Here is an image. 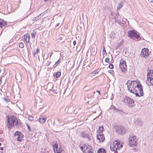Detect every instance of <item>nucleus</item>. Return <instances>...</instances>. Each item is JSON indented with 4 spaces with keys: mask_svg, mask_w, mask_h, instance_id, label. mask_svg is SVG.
<instances>
[{
    "mask_svg": "<svg viewBox=\"0 0 153 153\" xmlns=\"http://www.w3.org/2000/svg\"><path fill=\"white\" fill-rule=\"evenodd\" d=\"M117 147H116V146L115 145H114V144L113 145V146H111V145L110 146V149L112 151H115V150H117Z\"/></svg>",
    "mask_w": 153,
    "mask_h": 153,
    "instance_id": "nucleus-25",
    "label": "nucleus"
},
{
    "mask_svg": "<svg viewBox=\"0 0 153 153\" xmlns=\"http://www.w3.org/2000/svg\"><path fill=\"white\" fill-rule=\"evenodd\" d=\"M146 84L148 86H151L153 85V77L151 76L147 77Z\"/></svg>",
    "mask_w": 153,
    "mask_h": 153,
    "instance_id": "nucleus-10",
    "label": "nucleus"
},
{
    "mask_svg": "<svg viewBox=\"0 0 153 153\" xmlns=\"http://www.w3.org/2000/svg\"><path fill=\"white\" fill-rule=\"evenodd\" d=\"M15 123L16 125V126L18 125L19 124V122H18V120L17 119V120H16V122H15Z\"/></svg>",
    "mask_w": 153,
    "mask_h": 153,
    "instance_id": "nucleus-43",
    "label": "nucleus"
},
{
    "mask_svg": "<svg viewBox=\"0 0 153 153\" xmlns=\"http://www.w3.org/2000/svg\"><path fill=\"white\" fill-rule=\"evenodd\" d=\"M2 77H1L0 78V85L1 84L2 82Z\"/></svg>",
    "mask_w": 153,
    "mask_h": 153,
    "instance_id": "nucleus-46",
    "label": "nucleus"
},
{
    "mask_svg": "<svg viewBox=\"0 0 153 153\" xmlns=\"http://www.w3.org/2000/svg\"><path fill=\"white\" fill-rule=\"evenodd\" d=\"M114 145H115L116 147L118 148V147H122L123 146V145H120V142H119L118 141L116 140L115 142H114Z\"/></svg>",
    "mask_w": 153,
    "mask_h": 153,
    "instance_id": "nucleus-19",
    "label": "nucleus"
},
{
    "mask_svg": "<svg viewBox=\"0 0 153 153\" xmlns=\"http://www.w3.org/2000/svg\"><path fill=\"white\" fill-rule=\"evenodd\" d=\"M97 92H98V93H99V94H100V91H97Z\"/></svg>",
    "mask_w": 153,
    "mask_h": 153,
    "instance_id": "nucleus-54",
    "label": "nucleus"
},
{
    "mask_svg": "<svg viewBox=\"0 0 153 153\" xmlns=\"http://www.w3.org/2000/svg\"><path fill=\"white\" fill-rule=\"evenodd\" d=\"M1 67H0V73H1Z\"/></svg>",
    "mask_w": 153,
    "mask_h": 153,
    "instance_id": "nucleus-57",
    "label": "nucleus"
},
{
    "mask_svg": "<svg viewBox=\"0 0 153 153\" xmlns=\"http://www.w3.org/2000/svg\"><path fill=\"white\" fill-rule=\"evenodd\" d=\"M124 18L123 17H121L120 16L119 13H117L116 14V16L114 17L115 22L120 24L121 23H123L122 22L123 21Z\"/></svg>",
    "mask_w": 153,
    "mask_h": 153,
    "instance_id": "nucleus-9",
    "label": "nucleus"
},
{
    "mask_svg": "<svg viewBox=\"0 0 153 153\" xmlns=\"http://www.w3.org/2000/svg\"><path fill=\"white\" fill-rule=\"evenodd\" d=\"M109 67L111 69H113L114 68V65L112 64H111L109 65Z\"/></svg>",
    "mask_w": 153,
    "mask_h": 153,
    "instance_id": "nucleus-40",
    "label": "nucleus"
},
{
    "mask_svg": "<svg viewBox=\"0 0 153 153\" xmlns=\"http://www.w3.org/2000/svg\"><path fill=\"white\" fill-rule=\"evenodd\" d=\"M120 110L119 109H116V110L115 111L117 112H119V111H120Z\"/></svg>",
    "mask_w": 153,
    "mask_h": 153,
    "instance_id": "nucleus-48",
    "label": "nucleus"
},
{
    "mask_svg": "<svg viewBox=\"0 0 153 153\" xmlns=\"http://www.w3.org/2000/svg\"><path fill=\"white\" fill-rule=\"evenodd\" d=\"M119 67L121 69V71L124 73H126L127 71L126 62L125 60L122 59L120 61Z\"/></svg>",
    "mask_w": 153,
    "mask_h": 153,
    "instance_id": "nucleus-6",
    "label": "nucleus"
},
{
    "mask_svg": "<svg viewBox=\"0 0 153 153\" xmlns=\"http://www.w3.org/2000/svg\"><path fill=\"white\" fill-rule=\"evenodd\" d=\"M36 34V32L35 31H33L32 33H31V35L32 37L33 38H34Z\"/></svg>",
    "mask_w": 153,
    "mask_h": 153,
    "instance_id": "nucleus-28",
    "label": "nucleus"
},
{
    "mask_svg": "<svg viewBox=\"0 0 153 153\" xmlns=\"http://www.w3.org/2000/svg\"><path fill=\"white\" fill-rule=\"evenodd\" d=\"M97 137L100 142H103L105 139L104 135L102 134H99L97 135Z\"/></svg>",
    "mask_w": 153,
    "mask_h": 153,
    "instance_id": "nucleus-11",
    "label": "nucleus"
},
{
    "mask_svg": "<svg viewBox=\"0 0 153 153\" xmlns=\"http://www.w3.org/2000/svg\"><path fill=\"white\" fill-rule=\"evenodd\" d=\"M19 46L20 47V48H24V45L23 43L21 42L19 44Z\"/></svg>",
    "mask_w": 153,
    "mask_h": 153,
    "instance_id": "nucleus-31",
    "label": "nucleus"
},
{
    "mask_svg": "<svg viewBox=\"0 0 153 153\" xmlns=\"http://www.w3.org/2000/svg\"><path fill=\"white\" fill-rule=\"evenodd\" d=\"M6 22L4 21V20L0 19V27H2L4 26L7 27L8 26Z\"/></svg>",
    "mask_w": 153,
    "mask_h": 153,
    "instance_id": "nucleus-15",
    "label": "nucleus"
},
{
    "mask_svg": "<svg viewBox=\"0 0 153 153\" xmlns=\"http://www.w3.org/2000/svg\"><path fill=\"white\" fill-rule=\"evenodd\" d=\"M128 103L127 104V105L129 107H133L134 106V101L131 98H129L128 101Z\"/></svg>",
    "mask_w": 153,
    "mask_h": 153,
    "instance_id": "nucleus-14",
    "label": "nucleus"
},
{
    "mask_svg": "<svg viewBox=\"0 0 153 153\" xmlns=\"http://www.w3.org/2000/svg\"><path fill=\"white\" fill-rule=\"evenodd\" d=\"M1 144L0 143V146H1Z\"/></svg>",
    "mask_w": 153,
    "mask_h": 153,
    "instance_id": "nucleus-58",
    "label": "nucleus"
},
{
    "mask_svg": "<svg viewBox=\"0 0 153 153\" xmlns=\"http://www.w3.org/2000/svg\"><path fill=\"white\" fill-rule=\"evenodd\" d=\"M4 100L7 102H8L9 101V100L7 99L5 97L4 98Z\"/></svg>",
    "mask_w": 153,
    "mask_h": 153,
    "instance_id": "nucleus-42",
    "label": "nucleus"
},
{
    "mask_svg": "<svg viewBox=\"0 0 153 153\" xmlns=\"http://www.w3.org/2000/svg\"><path fill=\"white\" fill-rule=\"evenodd\" d=\"M14 136L16 137L18 141L21 142L23 140L24 136L20 132L16 131L14 133Z\"/></svg>",
    "mask_w": 153,
    "mask_h": 153,
    "instance_id": "nucleus-8",
    "label": "nucleus"
},
{
    "mask_svg": "<svg viewBox=\"0 0 153 153\" xmlns=\"http://www.w3.org/2000/svg\"><path fill=\"white\" fill-rule=\"evenodd\" d=\"M97 153H106L105 149L102 148L99 149L97 151Z\"/></svg>",
    "mask_w": 153,
    "mask_h": 153,
    "instance_id": "nucleus-24",
    "label": "nucleus"
},
{
    "mask_svg": "<svg viewBox=\"0 0 153 153\" xmlns=\"http://www.w3.org/2000/svg\"><path fill=\"white\" fill-rule=\"evenodd\" d=\"M105 61L107 62V63H109V59L108 58H106L105 59Z\"/></svg>",
    "mask_w": 153,
    "mask_h": 153,
    "instance_id": "nucleus-38",
    "label": "nucleus"
},
{
    "mask_svg": "<svg viewBox=\"0 0 153 153\" xmlns=\"http://www.w3.org/2000/svg\"><path fill=\"white\" fill-rule=\"evenodd\" d=\"M104 128L103 126L100 127L98 130H97L98 133L99 134H102V131L103 130Z\"/></svg>",
    "mask_w": 153,
    "mask_h": 153,
    "instance_id": "nucleus-23",
    "label": "nucleus"
},
{
    "mask_svg": "<svg viewBox=\"0 0 153 153\" xmlns=\"http://www.w3.org/2000/svg\"><path fill=\"white\" fill-rule=\"evenodd\" d=\"M137 85L135 86L134 88L136 90V93H137V94H134L137 97H140L143 96L144 95V92L143 90V87L140 81L137 80Z\"/></svg>",
    "mask_w": 153,
    "mask_h": 153,
    "instance_id": "nucleus-2",
    "label": "nucleus"
},
{
    "mask_svg": "<svg viewBox=\"0 0 153 153\" xmlns=\"http://www.w3.org/2000/svg\"><path fill=\"white\" fill-rule=\"evenodd\" d=\"M53 52H51V55H50V57H51V55H52V54H53Z\"/></svg>",
    "mask_w": 153,
    "mask_h": 153,
    "instance_id": "nucleus-56",
    "label": "nucleus"
},
{
    "mask_svg": "<svg viewBox=\"0 0 153 153\" xmlns=\"http://www.w3.org/2000/svg\"><path fill=\"white\" fill-rule=\"evenodd\" d=\"M62 39H63V38L62 37V36L59 37L57 38V41H58V42L59 41H62Z\"/></svg>",
    "mask_w": 153,
    "mask_h": 153,
    "instance_id": "nucleus-34",
    "label": "nucleus"
},
{
    "mask_svg": "<svg viewBox=\"0 0 153 153\" xmlns=\"http://www.w3.org/2000/svg\"><path fill=\"white\" fill-rule=\"evenodd\" d=\"M117 109V108L116 107H114L113 109L115 111L116 110V109Z\"/></svg>",
    "mask_w": 153,
    "mask_h": 153,
    "instance_id": "nucleus-51",
    "label": "nucleus"
},
{
    "mask_svg": "<svg viewBox=\"0 0 153 153\" xmlns=\"http://www.w3.org/2000/svg\"><path fill=\"white\" fill-rule=\"evenodd\" d=\"M81 136L83 138L87 137L89 140H90V139L88 136V134H86L85 132L83 131L81 132L80 134Z\"/></svg>",
    "mask_w": 153,
    "mask_h": 153,
    "instance_id": "nucleus-17",
    "label": "nucleus"
},
{
    "mask_svg": "<svg viewBox=\"0 0 153 153\" xmlns=\"http://www.w3.org/2000/svg\"><path fill=\"white\" fill-rule=\"evenodd\" d=\"M151 51L149 52V50L147 48H143L141 51L140 55L141 57H144L146 59L148 58Z\"/></svg>",
    "mask_w": 153,
    "mask_h": 153,
    "instance_id": "nucleus-5",
    "label": "nucleus"
},
{
    "mask_svg": "<svg viewBox=\"0 0 153 153\" xmlns=\"http://www.w3.org/2000/svg\"><path fill=\"white\" fill-rule=\"evenodd\" d=\"M27 128L29 130V131H31V130L30 129V127L29 125L28 124H27Z\"/></svg>",
    "mask_w": 153,
    "mask_h": 153,
    "instance_id": "nucleus-39",
    "label": "nucleus"
},
{
    "mask_svg": "<svg viewBox=\"0 0 153 153\" xmlns=\"http://www.w3.org/2000/svg\"><path fill=\"white\" fill-rule=\"evenodd\" d=\"M123 6V5L121 4H118V6L117 7V9H120V8H121Z\"/></svg>",
    "mask_w": 153,
    "mask_h": 153,
    "instance_id": "nucleus-36",
    "label": "nucleus"
},
{
    "mask_svg": "<svg viewBox=\"0 0 153 153\" xmlns=\"http://www.w3.org/2000/svg\"><path fill=\"white\" fill-rule=\"evenodd\" d=\"M53 75L55 76L56 77L58 78L59 77L61 76V72L59 71H58L57 72L56 74H53Z\"/></svg>",
    "mask_w": 153,
    "mask_h": 153,
    "instance_id": "nucleus-26",
    "label": "nucleus"
},
{
    "mask_svg": "<svg viewBox=\"0 0 153 153\" xmlns=\"http://www.w3.org/2000/svg\"><path fill=\"white\" fill-rule=\"evenodd\" d=\"M29 38H28V40H27V38H26V39L25 40H26V41L28 43V42H29Z\"/></svg>",
    "mask_w": 153,
    "mask_h": 153,
    "instance_id": "nucleus-45",
    "label": "nucleus"
},
{
    "mask_svg": "<svg viewBox=\"0 0 153 153\" xmlns=\"http://www.w3.org/2000/svg\"><path fill=\"white\" fill-rule=\"evenodd\" d=\"M53 150L55 153H58L60 152V149L58 150V145L56 144H54V146H53Z\"/></svg>",
    "mask_w": 153,
    "mask_h": 153,
    "instance_id": "nucleus-16",
    "label": "nucleus"
},
{
    "mask_svg": "<svg viewBox=\"0 0 153 153\" xmlns=\"http://www.w3.org/2000/svg\"><path fill=\"white\" fill-rule=\"evenodd\" d=\"M60 59H59L55 63L53 66L54 67H56L57 65L60 63Z\"/></svg>",
    "mask_w": 153,
    "mask_h": 153,
    "instance_id": "nucleus-29",
    "label": "nucleus"
},
{
    "mask_svg": "<svg viewBox=\"0 0 153 153\" xmlns=\"http://www.w3.org/2000/svg\"><path fill=\"white\" fill-rule=\"evenodd\" d=\"M135 39H137L138 40H140L141 39V37L139 35V34H138L137 33H136L135 36L134 37Z\"/></svg>",
    "mask_w": 153,
    "mask_h": 153,
    "instance_id": "nucleus-27",
    "label": "nucleus"
},
{
    "mask_svg": "<svg viewBox=\"0 0 153 153\" xmlns=\"http://www.w3.org/2000/svg\"><path fill=\"white\" fill-rule=\"evenodd\" d=\"M80 148L81 150L82 151L84 152L85 151V149L84 148V147L83 148V146H80Z\"/></svg>",
    "mask_w": 153,
    "mask_h": 153,
    "instance_id": "nucleus-37",
    "label": "nucleus"
},
{
    "mask_svg": "<svg viewBox=\"0 0 153 153\" xmlns=\"http://www.w3.org/2000/svg\"><path fill=\"white\" fill-rule=\"evenodd\" d=\"M46 118L40 117L39 118V122L41 123H44L46 120Z\"/></svg>",
    "mask_w": 153,
    "mask_h": 153,
    "instance_id": "nucleus-20",
    "label": "nucleus"
},
{
    "mask_svg": "<svg viewBox=\"0 0 153 153\" xmlns=\"http://www.w3.org/2000/svg\"><path fill=\"white\" fill-rule=\"evenodd\" d=\"M59 23L56 24V27H57V26H59Z\"/></svg>",
    "mask_w": 153,
    "mask_h": 153,
    "instance_id": "nucleus-53",
    "label": "nucleus"
},
{
    "mask_svg": "<svg viewBox=\"0 0 153 153\" xmlns=\"http://www.w3.org/2000/svg\"><path fill=\"white\" fill-rule=\"evenodd\" d=\"M28 119L30 121H32L33 120V118L32 116H29L28 117Z\"/></svg>",
    "mask_w": 153,
    "mask_h": 153,
    "instance_id": "nucleus-35",
    "label": "nucleus"
},
{
    "mask_svg": "<svg viewBox=\"0 0 153 153\" xmlns=\"http://www.w3.org/2000/svg\"><path fill=\"white\" fill-rule=\"evenodd\" d=\"M0 150L1 151H3L4 150V147H1L0 148Z\"/></svg>",
    "mask_w": 153,
    "mask_h": 153,
    "instance_id": "nucleus-50",
    "label": "nucleus"
},
{
    "mask_svg": "<svg viewBox=\"0 0 153 153\" xmlns=\"http://www.w3.org/2000/svg\"><path fill=\"white\" fill-rule=\"evenodd\" d=\"M102 52H103L104 54H105V53H106L105 50L104 48L102 49Z\"/></svg>",
    "mask_w": 153,
    "mask_h": 153,
    "instance_id": "nucleus-44",
    "label": "nucleus"
},
{
    "mask_svg": "<svg viewBox=\"0 0 153 153\" xmlns=\"http://www.w3.org/2000/svg\"><path fill=\"white\" fill-rule=\"evenodd\" d=\"M73 45H76V41H74L73 42Z\"/></svg>",
    "mask_w": 153,
    "mask_h": 153,
    "instance_id": "nucleus-47",
    "label": "nucleus"
},
{
    "mask_svg": "<svg viewBox=\"0 0 153 153\" xmlns=\"http://www.w3.org/2000/svg\"><path fill=\"white\" fill-rule=\"evenodd\" d=\"M38 52H39V50L38 48L36 49V51L34 53V56H35V55H37V54L38 53Z\"/></svg>",
    "mask_w": 153,
    "mask_h": 153,
    "instance_id": "nucleus-33",
    "label": "nucleus"
},
{
    "mask_svg": "<svg viewBox=\"0 0 153 153\" xmlns=\"http://www.w3.org/2000/svg\"><path fill=\"white\" fill-rule=\"evenodd\" d=\"M129 97H128L127 96H125L124 97L123 100V102L125 103L127 105L128 103V101Z\"/></svg>",
    "mask_w": 153,
    "mask_h": 153,
    "instance_id": "nucleus-21",
    "label": "nucleus"
},
{
    "mask_svg": "<svg viewBox=\"0 0 153 153\" xmlns=\"http://www.w3.org/2000/svg\"><path fill=\"white\" fill-rule=\"evenodd\" d=\"M136 136H133L129 138V145L130 147H133L137 146Z\"/></svg>",
    "mask_w": 153,
    "mask_h": 153,
    "instance_id": "nucleus-7",
    "label": "nucleus"
},
{
    "mask_svg": "<svg viewBox=\"0 0 153 153\" xmlns=\"http://www.w3.org/2000/svg\"><path fill=\"white\" fill-rule=\"evenodd\" d=\"M98 72L97 70H95L92 72L91 73L92 76H94L96 74H98Z\"/></svg>",
    "mask_w": 153,
    "mask_h": 153,
    "instance_id": "nucleus-32",
    "label": "nucleus"
},
{
    "mask_svg": "<svg viewBox=\"0 0 153 153\" xmlns=\"http://www.w3.org/2000/svg\"><path fill=\"white\" fill-rule=\"evenodd\" d=\"M109 72H110L111 74H112L113 72V71L112 70H111L109 71Z\"/></svg>",
    "mask_w": 153,
    "mask_h": 153,
    "instance_id": "nucleus-49",
    "label": "nucleus"
},
{
    "mask_svg": "<svg viewBox=\"0 0 153 153\" xmlns=\"http://www.w3.org/2000/svg\"><path fill=\"white\" fill-rule=\"evenodd\" d=\"M42 13H41L39 15L37 16L36 17L33 18L32 19V20L33 21H34L35 20H38V19L42 17V16H43L42 15Z\"/></svg>",
    "mask_w": 153,
    "mask_h": 153,
    "instance_id": "nucleus-22",
    "label": "nucleus"
},
{
    "mask_svg": "<svg viewBox=\"0 0 153 153\" xmlns=\"http://www.w3.org/2000/svg\"><path fill=\"white\" fill-rule=\"evenodd\" d=\"M117 109V108L116 107H114L113 109L115 111L116 110V109Z\"/></svg>",
    "mask_w": 153,
    "mask_h": 153,
    "instance_id": "nucleus-52",
    "label": "nucleus"
},
{
    "mask_svg": "<svg viewBox=\"0 0 153 153\" xmlns=\"http://www.w3.org/2000/svg\"><path fill=\"white\" fill-rule=\"evenodd\" d=\"M126 84L127 85V88L128 91L131 93L133 94H137V93H136V90L135 89L134 87L135 86L137 85L136 81H130L128 80Z\"/></svg>",
    "mask_w": 153,
    "mask_h": 153,
    "instance_id": "nucleus-1",
    "label": "nucleus"
},
{
    "mask_svg": "<svg viewBox=\"0 0 153 153\" xmlns=\"http://www.w3.org/2000/svg\"><path fill=\"white\" fill-rule=\"evenodd\" d=\"M84 148H85V151L88 153H93L94 150L91 146H84Z\"/></svg>",
    "mask_w": 153,
    "mask_h": 153,
    "instance_id": "nucleus-12",
    "label": "nucleus"
},
{
    "mask_svg": "<svg viewBox=\"0 0 153 153\" xmlns=\"http://www.w3.org/2000/svg\"><path fill=\"white\" fill-rule=\"evenodd\" d=\"M114 151V153H118V152H117V151Z\"/></svg>",
    "mask_w": 153,
    "mask_h": 153,
    "instance_id": "nucleus-55",
    "label": "nucleus"
},
{
    "mask_svg": "<svg viewBox=\"0 0 153 153\" xmlns=\"http://www.w3.org/2000/svg\"><path fill=\"white\" fill-rule=\"evenodd\" d=\"M17 118L15 116L12 115L10 117H8L7 119V126L10 129L14 126Z\"/></svg>",
    "mask_w": 153,
    "mask_h": 153,
    "instance_id": "nucleus-4",
    "label": "nucleus"
},
{
    "mask_svg": "<svg viewBox=\"0 0 153 153\" xmlns=\"http://www.w3.org/2000/svg\"><path fill=\"white\" fill-rule=\"evenodd\" d=\"M149 68H148L147 70V76H151L153 77V71L152 70H149Z\"/></svg>",
    "mask_w": 153,
    "mask_h": 153,
    "instance_id": "nucleus-18",
    "label": "nucleus"
},
{
    "mask_svg": "<svg viewBox=\"0 0 153 153\" xmlns=\"http://www.w3.org/2000/svg\"><path fill=\"white\" fill-rule=\"evenodd\" d=\"M118 112L119 114H124V113L123 111H122L121 110H120L119 112Z\"/></svg>",
    "mask_w": 153,
    "mask_h": 153,
    "instance_id": "nucleus-41",
    "label": "nucleus"
},
{
    "mask_svg": "<svg viewBox=\"0 0 153 153\" xmlns=\"http://www.w3.org/2000/svg\"><path fill=\"white\" fill-rule=\"evenodd\" d=\"M114 129L115 132L120 135H124L126 132L125 128L120 125H116L114 127Z\"/></svg>",
    "mask_w": 153,
    "mask_h": 153,
    "instance_id": "nucleus-3",
    "label": "nucleus"
},
{
    "mask_svg": "<svg viewBox=\"0 0 153 153\" xmlns=\"http://www.w3.org/2000/svg\"><path fill=\"white\" fill-rule=\"evenodd\" d=\"M50 91H52V93L54 94H56L57 92L56 90L53 88H52L51 89H50Z\"/></svg>",
    "mask_w": 153,
    "mask_h": 153,
    "instance_id": "nucleus-30",
    "label": "nucleus"
},
{
    "mask_svg": "<svg viewBox=\"0 0 153 153\" xmlns=\"http://www.w3.org/2000/svg\"><path fill=\"white\" fill-rule=\"evenodd\" d=\"M136 33L134 30H131L128 32V36L131 38L134 37Z\"/></svg>",
    "mask_w": 153,
    "mask_h": 153,
    "instance_id": "nucleus-13",
    "label": "nucleus"
}]
</instances>
